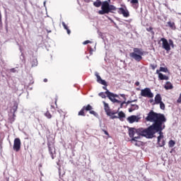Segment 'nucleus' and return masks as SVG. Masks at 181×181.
I'll use <instances>...</instances> for the list:
<instances>
[{
	"mask_svg": "<svg viewBox=\"0 0 181 181\" xmlns=\"http://www.w3.org/2000/svg\"><path fill=\"white\" fill-rule=\"evenodd\" d=\"M165 122H161L158 127H153L151 128H147L146 130L140 129L138 130V132L142 134V135L148 139H152L155 134L158 132L159 136L157 137V142L158 145L162 148V146H165V139H163V132H162V131L165 129Z\"/></svg>",
	"mask_w": 181,
	"mask_h": 181,
	"instance_id": "nucleus-1",
	"label": "nucleus"
},
{
	"mask_svg": "<svg viewBox=\"0 0 181 181\" xmlns=\"http://www.w3.org/2000/svg\"><path fill=\"white\" fill-rule=\"evenodd\" d=\"M146 120L148 122H153V124L148 128H152L153 127L158 128L160 124L166 122V117L163 114L156 113L153 112V110H151L146 117Z\"/></svg>",
	"mask_w": 181,
	"mask_h": 181,
	"instance_id": "nucleus-2",
	"label": "nucleus"
},
{
	"mask_svg": "<svg viewBox=\"0 0 181 181\" xmlns=\"http://www.w3.org/2000/svg\"><path fill=\"white\" fill-rule=\"evenodd\" d=\"M111 0L105 1L102 3L101 10L98 11L99 15H105V13H115L117 7L110 4Z\"/></svg>",
	"mask_w": 181,
	"mask_h": 181,
	"instance_id": "nucleus-3",
	"label": "nucleus"
},
{
	"mask_svg": "<svg viewBox=\"0 0 181 181\" xmlns=\"http://www.w3.org/2000/svg\"><path fill=\"white\" fill-rule=\"evenodd\" d=\"M145 54V51L142 48L135 47L133 49V52L129 54L132 59H134L136 62H141L142 60V56Z\"/></svg>",
	"mask_w": 181,
	"mask_h": 181,
	"instance_id": "nucleus-4",
	"label": "nucleus"
},
{
	"mask_svg": "<svg viewBox=\"0 0 181 181\" xmlns=\"http://www.w3.org/2000/svg\"><path fill=\"white\" fill-rule=\"evenodd\" d=\"M142 129L143 131H146V129L144 128H139V129H135V128H130L129 129V136L130 138H132V141H136V139H139L141 136H145L142 133L139 132V130Z\"/></svg>",
	"mask_w": 181,
	"mask_h": 181,
	"instance_id": "nucleus-5",
	"label": "nucleus"
},
{
	"mask_svg": "<svg viewBox=\"0 0 181 181\" xmlns=\"http://www.w3.org/2000/svg\"><path fill=\"white\" fill-rule=\"evenodd\" d=\"M88 111H89V114H91V115H94V117H97V112L93 110V106H91V105L90 104L83 106L81 108V110L78 112V115L81 117H86V112H87Z\"/></svg>",
	"mask_w": 181,
	"mask_h": 181,
	"instance_id": "nucleus-6",
	"label": "nucleus"
},
{
	"mask_svg": "<svg viewBox=\"0 0 181 181\" xmlns=\"http://www.w3.org/2000/svg\"><path fill=\"white\" fill-rule=\"evenodd\" d=\"M103 103L104 105L105 112H106L107 117H110L111 119H115V118H118V117L115 115L117 112L111 111V109L110 108V105H108V103H105V101H103Z\"/></svg>",
	"mask_w": 181,
	"mask_h": 181,
	"instance_id": "nucleus-7",
	"label": "nucleus"
},
{
	"mask_svg": "<svg viewBox=\"0 0 181 181\" xmlns=\"http://www.w3.org/2000/svg\"><path fill=\"white\" fill-rule=\"evenodd\" d=\"M160 42H162V48L166 52H170V46H173V40H169V42H168L166 38L162 37Z\"/></svg>",
	"mask_w": 181,
	"mask_h": 181,
	"instance_id": "nucleus-8",
	"label": "nucleus"
},
{
	"mask_svg": "<svg viewBox=\"0 0 181 181\" xmlns=\"http://www.w3.org/2000/svg\"><path fill=\"white\" fill-rule=\"evenodd\" d=\"M105 94L107 95V97L112 101V103H121V100H118L116 98H119V95L114 94L110 90L105 91Z\"/></svg>",
	"mask_w": 181,
	"mask_h": 181,
	"instance_id": "nucleus-9",
	"label": "nucleus"
},
{
	"mask_svg": "<svg viewBox=\"0 0 181 181\" xmlns=\"http://www.w3.org/2000/svg\"><path fill=\"white\" fill-rule=\"evenodd\" d=\"M49 153L52 157V159H54L56 158V147H54V142H48L47 143Z\"/></svg>",
	"mask_w": 181,
	"mask_h": 181,
	"instance_id": "nucleus-10",
	"label": "nucleus"
},
{
	"mask_svg": "<svg viewBox=\"0 0 181 181\" xmlns=\"http://www.w3.org/2000/svg\"><path fill=\"white\" fill-rule=\"evenodd\" d=\"M141 97H146L147 98H153V93L151 91V88H146L141 90Z\"/></svg>",
	"mask_w": 181,
	"mask_h": 181,
	"instance_id": "nucleus-11",
	"label": "nucleus"
},
{
	"mask_svg": "<svg viewBox=\"0 0 181 181\" xmlns=\"http://www.w3.org/2000/svg\"><path fill=\"white\" fill-rule=\"evenodd\" d=\"M21 139L16 138L14 139L13 146V151H15L16 152H19L21 151Z\"/></svg>",
	"mask_w": 181,
	"mask_h": 181,
	"instance_id": "nucleus-12",
	"label": "nucleus"
},
{
	"mask_svg": "<svg viewBox=\"0 0 181 181\" xmlns=\"http://www.w3.org/2000/svg\"><path fill=\"white\" fill-rule=\"evenodd\" d=\"M117 12L119 15H122L124 18H129V11H128V8H127L126 7L119 8Z\"/></svg>",
	"mask_w": 181,
	"mask_h": 181,
	"instance_id": "nucleus-13",
	"label": "nucleus"
},
{
	"mask_svg": "<svg viewBox=\"0 0 181 181\" xmlns=\"http://www.w3.org/2000/svg\"><path fill=\"white\" fill-rule=\"evenodd\" d=\"M140 119L141 117L136 115H132L127 117V121L129 122V124H134V122H139Z\"/></svg>",
	"mask_w": 181,
	"mask_h": 181,
	"instance_id": "nucleus-14",
	"label": "nucleus"
},
{
	"mask_svg": "<svg viewBox=\"0 0 181 181\" xmlns=\"http://www.w3.org/2000/svg\"><path fill=\"white\" fill-rule=\"evenodd\" d=\"M95 76L97 78V82L99 83L100 84H102V86H107V82L105 80H103L101 78V76L98 74V72L95 73Z\"/></svg>",
	"mask_w": 181,
	"mask_h": 181,
	"instance_id": "nucleus-15",
	"label": "nucleus"
},
{
	"mask_svg": "<svg viewBox=\"0 0 181 181\" xmlns=\"http://www.w3.org/2000/svg\"><path fill=\"white\" fill-rule=\"evenodd\" d=\"M160 103H162V96H160V94L158 93L154 98V103H153V105H155V104L158 105Z\"/></svg>",
	"mask_w": 181,
	"mask_h": 181,
	"instance_id": "nucleus-16",
	"label": "nucleus"
},
{
	"mask_svg": "<svg viewBox=\"0 0 181 181\" xmlns=\"http://www.w3.org/2000/svg\"><path fill=\"white\" fill-rule=\"evenodd\" d=\"M130 4H132L134 9H138L139 7V1L138 0H131Z\"/></svg>",
	"mask_w": 181,
	"mask_h": 181,
	"instance_id": "nucleus-17",
	"label": "nucleus"
},
{
	"mask_svg": "<svg viewBox=\"0 0 181 181\" xmlns=\"http://www.w3.org/2000/svg\"><path fill=\"white\" fill-rule=\"evenodd\" d=\"M119 95H120V97H122V98H124V101L121 103H117V104H120V108H122V107H124V104L127 103V98L125 97V94H119Z\"/></svg>",
	"mask_w": 181,
	"mask_h": 181,
	"instance_id": "nucleus-18",
	"label": "nucleus"
},
{
	"mask_svg": "<svg viewBox=\"0 0 181 181\" xmlns=\"http://www.w3.org/2000/svg\"><path fill=\"white\" fill-rule=\"evenodd\" d=\"M164 88H165V90H172V88H173V85L170 81H168L166 82Z\"/></svg>",
	"mask_w": 181,
	"mask_h": 181,
	"instance_id": "nucleus-19",
	"label": "nucleus"
},
{
	"mask_svg": "<svg viewBox=\"0 0 181 181\" xmlns=\"http://www.w3.org/2000/svg\"><path fill=\"white\" fill-rule=\"evenodd\" d=\"M168 25L170 29L173 30H176V25H175V22L168 21Z\"/></svg>",
	"mask_w": 181,
	"mask_h": 181,
	"instance_id": "nucleus-20",
	"label": "nucleus"
},
{
	"mask_svg": "<svg viewBox=\"0 0 181 181\" xmlns=\"http://www.w3.org/2000/svg\"><path fill=\"white\" fill-rule=\"evenodd\" d=\"M159 80H169V76L163 75V74H158Z\"/></svg>",
	"mask_w": 181,
	"mask_h": 181,
	"instance_id": "nucleus-21",
	"label": "nucleus"
},
{
	"mask_svg": "<svg viewBox=\"0 0 181 181\" xmlns=\"http://www.w3.org/2000/svg\"><path fill=\"white\" fill-rule=\"evenodd\" d=\"M139 106L138 105H132V107L129 109V112H132V111H135V110H139Z\"/></svg>",
	"mask_w": 181,
	"mask_h": 181,
	"instance_id": "nucleus-22",
	"label": "nucleus"
},
{
	"mask_svg": "<svg viewBox=\"0 0 181 181\" xmlns=\"http://www.w3.org/2000/svg\"><path fill=\"white\" fill-rule=\"evenodd\" d=\"M93 5L95 8H100V6H103V3L100 0H96V1L93 2Z\"/></svg>",
	"mask_w": 181,
	"mask_h": 181,
	"instance_id": "nucleus-23",
	"label": "nucleus"
},
{
	"mask_svg": "<svg viewBox=\"0 0 181 181\" xmlns=\"http://www.w3.org/2000/svg\"><path fill=\"white\" fill-rule=\"evenodd\" d=\"M62 26L64 27L65 30H66L68 35H70V33H71V31H70V29H69V27L67 26V25H66V23L62 22Z\"/></svg>",
	"mask_w": 181,
	"mask_h": 181,
	"instance_id": "nucleus-24",
	"label": "nucleus"
},
{
	"mask_svg": "<svg viewBox=\"0 0 181 181\" xmlns=\"http://www.w3.org/2000/svg\"><path fill=\"white\" fill-rule=\"evenodd\" d=\"M37 66V59L33 58L31 61V66L36 67Z\"/></svg>",
	"mask_w": 181,
	"mask_h": 181,
	"instance_id": "nucleus-25",
	"label": "nucleus"
},
{
	"mask_svg": "<svg viewBox=\"0 0 181 181\" xmlns=\"http://www.w3.org/2000/svg\"><path fill=\"white\" fill-rule=\"evenodd\" d=\"M176 145V142L173 140H170L168 142V146L169 148H173Z\"/></svg>",
	"mask_w": 181,
	"mask_h": 181,
	"instance_id": "nucleus-26",
	"label": "nucleus"
},
{
	"mask_svg": "<svg viewBox=\"0 0 181 181\" xmlns=\"http://www.w3.org/2000/svg\"><path fill=\"white\" fill-rule=\"evenodd\" d=\"M146 30H147V32H151L152 35H155V32H153V28H152L151 26L149 28H146Z\"/></svg>",
	"mask_w": 181,
	"mask_h": 181,
	"instance_id": "nucleus-27",
	"label": "nucleus"
},
{
	"mask_svg": "<svg viewBox=\"0 0 181 181\" xmlns=\"http://www.w3.org/2000/svg\"><path fill=\"white\" fill-rule=\"evenodd\" d=\"M45 115L48 118V119H50L52 118V114H50V112L47 110L45 113Z\"/></svg>",
	"mask_w": 181,
	"mask_h": 181,
	"instance_id": "nucleus-28",
	"label": "nucleus"
},
{
	"mask_svg": "<svg viewBox=\"0 0 181 181\" xmlns=\"http://www.w3.org/2000/svg\"><path fill=\"white\" fill-rule=\"evenodd\" d=\"M119 118H125V113L121 111L118 113Z\"/></svg>",
	"mask_w": 181,
	"mask_h": 181,
	"instance_id": "nucleus-29",
	"label": "nucleus"
},
{
	"mask_svg": "<svg viewBox=\"0 0 181 181\" xmlns=\"http://www.w3.org/2000/svg\"><path fill=\"white\" fill-rule=\"evenodd\" d=\"M160 71H163V73H168V70L166 67H160Z\"/></svg>",
	"mask_w": 181,
	"mask_h": 181,
	"instance_id": "nucleus-30",
	"label": "nucleus"
},
{
	"mask_svg": "<svg viewBox=\"0 0 181 181\" xmlns=\"http://www.w3.org/2000/svg\"><path fill=\"white\" fill-rule=\"evenodd\" d=\"M159 104L160 110H165V103H163V102H161Z\"/></svg>",
	"mask_w": 181,
	"mask_h": 181,
	"instance_id": "nucleus-31",
	"label": "nucleus"
},
{
	"mask_svg": "<svg viewBox=\"0 0 181 181\" xmlns=\"http://www.w3.org/2000/svg\"><path fill=\"white\" fill-rule=\"evenodd\" d=\"M99 97H101V98H105V93H104L103 92H101L98 94Z\"/></svg>",
	"mask_w": 181,
	"mask_h": 181,
	"instance_id": "nucleus-32",
	"label": "nucleus"
},
{
	"mask_svg": "<svg viewBox=\"0 0 181 181\" xmlns=\"http://www.w3.org/2000/svg\"><path fill=\"white\" fill-rule=\"evenodd\" d=\"M13 112H16L17 110H18V104H14L13 107Z\"/></svg>",
	"mask_w": 181,
	"mask_h": 181,
	"instance_id": "nucleus-33",
	"label": "nucleus"
},
{
	"mask_svg": "<svg viewBox=\"0 0 181 181\" xmlns=\"http://www.w3.org/2000/svg\"><path fill=\"white\" fill-rule=\"evenodd\" d=\"M150 66H151L152 70H155V69H156V67H158L157 65H154V64H151Z\"/></svg>",
	"mask_w": 181,
	"mask_h": 181,
	"instance_id": "nucleus-34",
	"label": "nucleus"
},
{
	"mask_svg": "<svg viewBox=\"0 0 181 181\" xmlns=\"http://www.w3.org/2000/svg\"><path fill=\"white\" fill-rule=\"evenodd\" d=\"M88 43H91V41L90 40H86L83 42V45H88Z\"/></svg>",
	"mask_w": 181,
	"mask_h": 181,
	"instance_id": "nucleus-35",
	"label": "nucleus"
},
{
	"mask_svg": "<svg viewBox=\"0 0 181 181\" xmlns=\"http://www.w3.org/2000/svg\"><path fill=\"white\" fill-rule=\"evenodd\" d=\"M103 131L105 135H107V136H110V134L108 133V132H107V130H103Z\"/></svg>",
	"mask_w": 181,
	"mask_h": 181,
	"instance_id": "nucleus-36",
	"label": "nucleus"
},
{
	"mask_svg": "<svg viewBox=\"0 0 181 181\" xmlns=\"http://www.w3.org/2000/svg\"><path fill=\"white\" fill-rule=\"evenodd\" d=\"M134 142H136L135 144H134V145H135V146H141V144H138V141H134Z\"/></svg>",
	"mask_w": 181,
	"mask_h": 181,
	"instance_id": "nucleus-37",
	"label": "nucleus"
},
{
	"mask_svg": "<svg viewBox=\"0 0 181 181\" xmlns=\"http://www.w3.org/2000/svg\"><path fill=\"white\" fill-rule=\"evenodd\" d=\"M160 69H157V70H156L157 74H158V75L160 74Z\"/></svg>",
	"mask_w": 181,
	"mask_h": 181,
	"instance_id": "nucleus-38",
	"label": "nucleus"
},
{
	"mask_svg": "<svg viewBox=\"0 0 181 181\" xmlns=\"http://www.w3.org/2000/svg\"><path fill=\"white\" fill-rule=\"evenodd\" d=\"M103 90H106V91L108 90L107 89V86H103Z\"/></svg>",
	"mask_w": 181,
	"mask_h": 181,
	"instance_id": "nucleus-39",
	"label": "nucleus"
},
{
	"mask_svg": "<svg viewBox=\"0 0 181 181\" xmlns=\"http://www.w3.org/2000/svg\"><path fill=\"white\" fill-rule=\"evenodd\" d=\"M135 86H139V81L136 82Z\"/></svg>",
	"mask_w": 181,
	"mask_h": 181,
	"instance_id": "nucleus-40",
	"label": "nucleus"
},
{
	"mask_svg": "<svg viewBox=\"0 0 181 181\" xmlns=\"http://www.w3.org/2000/svg\"><path fill=\"white\" fill-rule=\"evenodd\" d=\"M131 103H132V101L128 100V101L127 102V104H131Z\"/></svg>",
	"mask_w": 181,
	"mask_h": 181,
	"instance_id": "nucleus-41",
	"label": "nucleus"
},
{
	"mask_svg": "<svg viewBox=\"0 0 181 181\" xmlns=\"http://www.w3.org/2000/svg\"><path fill=\"white\" fill-rule=\"evenodd\" d=\"M44 83H47V78L44 79Z\"/></svg>",
	"mask_w": 181,
	"mask_h": 181,
	"instance_id": "nucleus-42",
	"label": "nucleus"
},
{
	"mask_svg": "<svg viewBox=\"0 0 181 181\" xmlns=\"http://www.w3.org/2000/svg\"><path fill=\"white\" fill-rule=\"evenodd\" d=\"M149 102L152 104V103H153V99H151Z\"/></svg>",
	"mask_w": 181,
	"mask_h": 181,
	"instance_id": "nucleus-43",
	"label": "nucleus"
},
{
	"mask_svg": "<svg viewBox=\"0 0 181 181\" xmlns=\"http://www.w3.org/2000/svg\"><path fill=\"white\" fill-rule=\"evenodd\" d=\"M2 18V16L1 15V11H0V19Z\"/></svg>",
	"mask_w": 181,
	"mask_h": 181,
	"instance_id": "nucleus-44",
	"label": "nucleus"
},
{
	"mask_svg": "<svg viewBox=\"0 0 181 181\" xmlns=\"http://www.w3.org/2000/svg\"><path fill=\"white\" fill-rule=\"evenodd\" d=\"M160 144H162V141L160 140Z\"/></svg>",
	"mask_w": 181,
	"mask_h": 181,
	"instance_id": "nucleus-45",
	"label": "nucleus"
},
{
	"mask_svg": "<svg viewBox=\"0 0 181 181\" xmlns=\"http://www.w3.org/2000/svg\"><path fill=\"white\" fill-rule=\"evenodd\" d=\"M58 122L57 119V122Z\"/></svg>",
	"mask_w": 181,
	"mask_h": 181,
	"instance_id": "nucleus-46",
	"label": "nucleus"
}]
</instances>
